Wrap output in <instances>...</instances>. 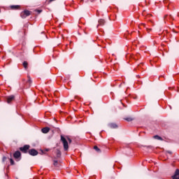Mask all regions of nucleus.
Here are the masks:
<instances>
[{
  "label": "nucleus",
  "mask_w": 179,
  "mask_h": 179,
  "mask_svg": "<svg viewBox=\"0 0 179 179\" xmlns=\"http://www.w3.org/2000/svg\"><path fill=\"white\" fill-rule=\"evenodd\" d=\"M173 179H179V169H176L174 176H172Z\"/></svg>",
  "instance_id": "obj_6"
},
{
  "label": "nucleus",
  "mask_w": 179,
  "mask_h": 179,
  "mask_svg": "<svg viewBox=\"0 0 179 179\" xmlns=\"http://www.w3.org/2000/svg\"><path fill=\"white\" fill-rule=\"evenodd\" d=\"M108 127H110V128H113V129H115V128H118V126L115 123H110L108 124Z\"/></svg>",
  "instance_id": "obj_10"
},
{
  "label": "nucleus",
  "mask_w": 179,
  "mask_h": 179,
  "mask_svg": "<svg viewBox=\"0 0 179 179\" xmlns=\"http://www.w3.org/2000/svg\"><path fill=\"white\" fill-rule=\"evenodd\" d=\"M125 120H126V121H128V122H131V121L132 120V118H131V117H127V118H125Z\"/></svg>",
  "instance_id": "obj_19"
},
{
  "label": "nucleus",
  "mask_w": 179,
  "mask_h": 179,
  "mask_svg": "<svg viewBox=\"0 0 179 179\" xmlns=\"http://www.w3.org/2000/svg\"><path fill=\"white\" fill-rule=\"evenodd\" d=\"M94 150H96V152H97L98 153H100L101 150H100V148H99V147L95 145V146H94Z\"/></svg>",
  "instance_id": "obj_13"
},
{
  "label": "nucleus",
  "mask_w": 179,
  "mask_h": 179,
  "mask_svg": "<svg viewBox=\"0 0 179 179\" xmlns=\"http://www.w3.org/2000/svg\"><path fill=\"white\" fill-rule=\"evenodd\" d=\"M56 155H57V158L61 157V151H59V150H57V152H56Z\"/></svg>",
  "instance_id": "obj_14"
},
{
  "label": "nucleus",
  "mask_w": 179,
  "mask_h": 179,
  "mask_svg": "<svg viewBox=\"0 0 179 179\" xmlns=\"http://www.w3.org/2000/svg\"><path fill=\"white\" fill-rule=\"evenodd\" d=\"M23 66H24V68H25V69L27 68V62H23Z\"/></svg>",
  "instance_id": "obj_17"
},
{
  "label": "nucleus",
  "mask_w": 179,
  "mask_h": 179,
  "mask_svg": "<svg viewBox=\"0 0 179 179\" xmlns=\"http://www.w3.org/2000/svg\"><path fill=\"white\" fill-rule=\"evenodd\" d=\"M10 164H11L12 166H13V164H15V161H13V159H10Z\"/></svg>",
  "instance_id": "obj_20"
},
{
  "label": "nucleus",
  "mask_w": 179,
  "mask_h": 179,
  "mask_svg": "<svg viewBox=\"0 0 179 179\" xmlns=\"http://www.w3.org/2000/svg\"><path fill=\"white\" fill-rule=\"evenodd\" d=\"M154 139H157V141H163V138L157 135L154 136Z\"/></svg>",
  "instance_id": "obj_11"
},
{
  "label": "nucleus",
  "mask_w": 179,
  "mask_h": 179,
  "mask_svg": "<svg viewBox=\"0 0 179 179\" xmlns=\"http://www.w3.org/2000/svg\"><path fill=\"white\" fill-rule=\"evenodd\" d=\"M141 26H143V27H145L146 29V30H147V31H148V33H149V31H150L152 30V29L148 28V27H146L145 24H141Z\"/></svg>",
  "instance_id": "obj_12"
},
{
  "label": "nucleus",
  "mask_w": 179,
  "mask_h": 179,
  "mask_svg": "<svg viewBox=\"0 0 179 179\" xmlns=\"http://www.w3.org/2000/svg\"><path fill=\"white\" fill-rule=\"evenodd\" d=\"M53 164L55 167H57L58 166V161L57 160H54L53 161Z\"/></svg>",
  "instance_id": "obj_16"
},
{
  "label": "nucleus",
  "mask_w": 179,
  "mask_h": 179,
  "mask_svg": "<svg viewBox=\"0 0 179 179\" xmlns=\"http://www.w3.org/2000/svg\"><path fill=\"white\" fill-rule=\"evenodd\" d=\"M29 149H30V145H25L23 147H21L20 148V150H21V152H22V153H27V150H29Z\"/></svg>",
  "instance_id": "obj_3"
},
{
  "label": "nucleus",
  "mask_w": 179,
  "mask_h": 179,
  "mask_svg": "<svg viewBox=\"0 0 179 179\" xmlns=\"http://www.w3.org/2000/svg\"><path fill=\"white\" fill-rule=\"evenodd\" d=\"M98 25L96 27H99V26H104L105 23H106V21L103 19H100L99 21H98Z\"/></svg>",
  "instance_id": "obj_7"
},
{
  "label": "nucleus",
  "mask_w": 179,
  "mask_h": 179,
  "mask_svg": "<svg viewBox=\"0 0 179 179\" xmlns=\"http://www.w3.org/2000/svg\"><path fill=\"white\" fill-rule=\"evenodd\" d=\"M14 158L15 159H19V157H20V156H22V154L20 152V151H16L14 155Z\"/></svg>",
  "instance_id": "obj_8"
},
{
  "label": "nucleus",
  "mask_w": 179,
  "mask_h": 179,
  "mask_svg": "<svg viewBox=\"0 0 179 179\" xmlns=\"http://www.w3.org/2000/svg\"><path fill=\"white\" fill-rule=\"evenodd\" d=\"M55 1V0H50V2H52V1Z\"/></svg>",
  "instance_id": "obj_25"
},
{
  "label": "nucleus",
  "mask_w": 179,
  "mask_h": 179,
  "mask_svg": "<svg viewBox=\"0 0 179 179\" xmlns=\"http://www.w3.org/2000/svg\"><path fill=\"white\" fill-rule=\"evenodd\" d=\"M41 131L43 132V134H48V132H50V128L44 127L41 129Z\"/></svg>",
  "instance_id": "obj_9"
},
{
  "label": "nucleus",
  "mask_w": 179,
  "mask_h": 179,
  "mask_svg": "<svg viewBox=\"0 0 179 179\" xmlns=\"http://www.w3.org/2000/svg\"><path fill=\"white\" fill-rule=\"evenodd\" d=\"M169 17H171V19H173V16L172 15H170Z\"/></svg>",
  "instance_id": "obj_24"
},
{
  "label": "nucleus",
  "mask_w": 179,
  "mask_h": 179,
  "mask_svg": "<svg viewBox=\"0 0 179 179\" xmlns=\"http://www.w3.org/2000/svg\"><path fill=\"white\" fill-rule=\"evenodd\" d=\"M29 153L31 156H37L38 155V152L34 149L29 150Z\"/></svg>",
  "instance_id": "obj_4"
},
{
  "label": "nucleus",
  "mask_w": 179,
  "mask_h": 179,
  "mask_svg": "<svg viewBox=\"0 0 179 179\" xmlns=\"http://www.w3.org/2000/svg\"><path fill=\"white\" fill-rule=\"evenodd\" d=\"M11 9H19V8H20V6H10Z\"/></svg>",
  "instance_id": "obj_15"
},
{
  "label": "nucleus",
  "mask_w": 179,
  "mask_h": 179,
  "mask_svg": "<svg viewBox=\"0 0 179 179\" xmlns=\"http://www.w3.org/2000/svg\"><path fill=\"white\" fill-rule=\"evenodd\" d=\"M0 12H1V10H0Z\"/></svg>",
  "instance_id": "obj_27"
},
{
  "label": "nucleus",
  "mask_w": 179,
  "mask_h": 179,
  "mask_svg": "<svg viewBox=\"0 0 179 179\" xmlns=\"http://www.w3.org/2000/svg\"><path fill=\"white\" fill-rule=\"evenodd\" d=\"M67 141H69V143H72V139H71V138L67 137Z\"/></svg>",
  "instance_id": "obj_21"
},
{
  "label": "nucleus",
  "mask_w": 179,
  "mask_h": 179,
  "mask_svg": "<svg viewBox=\"0 0 179 179\" xmlns=\"http://www.w3.org/2000/svg\"><path fill=\"white\" fill-rule=\"evenodd\" d=\"M27 83H29V85H31V78H30V77H28Z\"/></svg>",
  "instance_id": "obj_18"
},
{
  "label": "nucleus",
  "mask_w": 179,
  "mask_h": 179,
  "mask_svg": "<svg viewBox=\"0 0 179 179\" xmlns=\"http://www.w3.org/2000/svg\"><path fill=\"white\" fill-rule=\"evenodd\" d=\"M167 153H169V155H171V151H167Z\"/></svg>",
  "instance_id": "obj_23"
},
{
  "label": "nucleus",
  "mask_w": 179,
  "mask_h": 179,
  "mask_svg": "<svg viewBox=\"0 0 179 179\" xmlns=\"http://www.w3.org/2000/svg\"><path fill=\"white\" fill-rule=\"evenodd\" d=\"M27 16H30L29 10H25L21 13V17L22 19H26V17H27Z\"/></svg>",
  "instance_id": "obj_2"
},
{
  "label": "nucleus",
  "mask_w": 179,
  "mask_h": 179,
  "mask_svg": "<svg viewBox=\"0 0 179 179\" xmlns=\"http://www.w3.org/2000/svg\"><path fill=\"white\" fill-rule=\"evenodd\" d=\"M5 160H6V157H3V162H5Z\"/></svg>",
  "instance_id": "obj_22"
},
{
  "label": "nucleus",
  "mask_w": 179,
  "mask_h": 179,
  "mask_svg": "<svg viewBox=\"0 0 179 179\" xmlns=\"http://www.w3.org/2000/svg\"><path fill=\"white\" fill-rule=\"evenodd\" d=\"M165 19H167V17H165Z\"/></svg>",
  "instance_id": "obj_26"
},
{
  "label": "nucleus",
  "mask_w": 179,
  "mask_h": 179,
  "mask_svg": "<svg viewBox=\"0 0 179 179\" xmlns=\"http://www.w3.org/2000/svg\"><path fill=\"white\" fill-rule=\"evenodd\" d=\"M61 141L63 143L65 152L68 151V149H69V145H68V141H66V138H65V137L63 136H61Z\"/></svg>",
  "instance_id": "obj_1"
},
{
  "label": "nucleus",
  "mask_w": 179,
  "mask_h": 179,
  "mask_svg": "<svg viewBox=\"0 0 179 179\" xmlns=\"http://www.w3.org/2000/svg\"><path fill=\"white\" fill-rule=\"evenodd\" d=\"M13 100H15V96L14 95H10V96H7V103H8V104H10V103H12V101H13Z\"/></svg>",
  "instance_id": "obj_5"
}]
</instances>
